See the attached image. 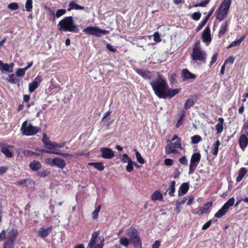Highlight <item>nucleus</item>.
<instances>
[{
  "mask_svg": "<svg viewBox=\"0 0 248 248\" xmlns=\"http://www.w3.org/2000/svg\"><path fill=\"white\" fill-rule=\"evenodd\" d=\"M126 233L129 237L130 241L135 248H142L140 238L138 232L135 228L130 227L127 230Z\"/></svg>",
  "mask_w": 248,
  "mask_h": 248,
  "instance_id": "7ed1b4c3",
  "label": "nucleus"
},
{
  "mask_svg": "<svg viewBox=\"0 0 248 248\" xmlns=\"http://www.w3.org/2000/svg\"><path fill=\"white\" fill-rule=\"evenodd\" d=\"M180 92V89H170L167 88L166 94V98L170 97L171 98L178 94Z\"/></svg>",
  "mask_w": 248,
  "mask_h": 248,
  "instance_id": "a211bd4d",
  "label": "nucleus"
},
{
  "mask_svg": "<svg viewBox=\"0 0 248 248\" xmlns=\"http://www.w3.org/2000/svg\"><path fill=\"white\" fill-rule=\"evenodd\" d=\"M207 54L201 47L199 42H197L193 47L192 53L191 55V59L195 61L205 62Z\"/></svg>",
  "mask_w": 248,
  "mask_h": 248,
  "instance_id": "20e7f679",
  "label": "nucleus"
},
{
  "mask_svg": "<svg viewBox=\"0 0 248 248\" xmlns=\"http://www.w3.org/2000/svg\"><path fill=\"white\" fill-rule=\"evenodd\" d=\"M135 153L137 160L139 162V163L141 164H144L145 162L144 160L142 157L140 153L139 152H138L136 150H135Z\"/></svg>",
  "mask_w": 248,
  "mask_h": 248,
  "instance_id": "ea45409f",
  "label": "nucleus"
},
{
  "mask_svg": "<svg viewBox=\"0 0 248 248\" xmlns=\"http://www.w3.org/2000/svg\"><path fill=\"white\" fill-rule=\"evenodd\" d=\"M52 162L53 163V166H56L61 169H63L66 166L64 160L58 157L53 159Z\"/></svg>",
  "mask_w": 248,
  "mask_h": 248,
  "instance_id": "4468645a",
  "label": "nucleus"
},
{
  "mask_svg": "<svg viewBox=\"0 0 248 248\" xmlns=\"http://www.w3.org/2000/svg\"><path fill=\"white\" fill-rule=\"evenodd\" d=\"M49 174V172L47 170H43L38 172V175L40 177H45Z\"/></svg>",
  "mask_w": 248,
  "mask_h": 248,
  "instance_id": "052dcab7",
  "label": "nucleus"
},
{
  "mask_svg": "<svg viewBox=\"0 0 248 248\" xmlns=\"http://www.w3.org/2000/svg\"><path fill=\"white\" fill-rule=\"evenodd\" d=\"M139 73L145 78H149L151 77L149 72H146L140 71L139 72Z\"/></svg>",
  "mask_w": 248,
  "mask_h": 248,
  "instance_id": "864d4df0",
  "label": "nucleus"
},
{
  "mask_svg": "<svg viewBox=\"0 0 248 248\" xmlns=\"http://www.w3.org/2000/svg\"><path fill=\"white\" fill-rule=\"evenodd\" d=\"M211 224V221L209 220L206 222L202 227V230H206L208 228Z\"/></svg>",
  "mask_w": 248,
  "mask_h": 248,
  "instance_id": "69168bd1",
  "label": "nucleus"
},
{
  "mask_svg": "<svg viewBox=\"0 0 248 248\" xmlns=\"http://www.w3.org/2000/svg\"><path fill=\"white\" fill-rule=\"evenodd\" d=\"M218 120L219 122L215 126L217 134L221 133L223 130V125L224 123V119L222 118H219Z\"/></svg>",
  "mask_w": 248,
  "mask_h": 248,
  "instance_id": "4be33fe9",
  "label": "nucleus"
},
{
  "mask_svg": "<svg viewBox=\"0 0 248 248\" xmlns=\"http://www.w3.org/2000/svg\"><path fill=\"white\" fill-rule=\"evenodd\" d=\"M154 40L156 42H159L161 41L159 34L158 32H155L154 34Z\"/></svg>",
  "mask_w": 248,
  "mask_h": 248,
  "instance_id": "4d7b16f0",
  "label": "nucleus"
},
{
  "mask_svg": "<svg viewBox=\"0 0 248 248\" xmlns=\"http://www.w3.org/2000/svg\"><path fill=\"white\" fill-rule=\"evenodd\" d=\"M32 0H27L26 2L25 8L26 11L30 12L32 10Z\"/></svg>",
  "mask_w": 248,
  "mask_h": 248,
  "instance_id": "a19ab883",
  "label": "nucleus"
},
{
  "mask_svg": "<svg viewBox=\"0 0 248 248\" xmlns=\"http://www.w3.org/2000/svg\"><path fill=\"white\" fill-rule=\"evenodd\" d=\"M104 239L103 237H98L95 240V244L93 248H102L104 246Z\"/></svg>",
  "mask_w": 248,
  "mask_h": 248,
  "instance_id": "a878e982",
  "label": "nucleus"
},
{
  "mask_svg": "<svg viewBox=\"0 0 248 248\" xmlns=\"http://www.w3.org/2000/svg\"><path fill=\"white\" fill-rule=\"evenodd\" d=\"M191 139L193 144H197L202 140L201 137L199 135H195L192 137Z\"/></svg>",
  "mask_w": 248,
  "mask_h": 248,
  "instance_id": "79ce46f5",
  "label": "nucleus"
},
{
  "mask_svg": "<svg viewBox=\"0 0 248 248\" xmlns=\"http://www.w3.org/2000/svg\"><path fill=\"white\" fill-rule=\"evenodd\" d=\"M245 35L242 36L238 40L234 41L232 42V43H231L230 44V45L228 47V48H231V47L239 46L241 44V43L243 41V40L245 39Z\"/></svg>",
  "mask_w": 248,
  "mask_h": 248,
  "instance_id": "cd10ccee",
  "label": "nucleus"
},
{
  "mask_svg": "<svg viewBox=\"0 0 248 248\" xmlns=\"http://www.w3.org/2000/svg\"><path fill=\"white\" fill-rule=\"evenodd\" d=\"M220 145V142L219 140H217L215 143L213 145V149L212 150V153L216 155L218 153V146Z\"/></svg>",
  "mask_w": 248,
  "mask_h": 248,
  "instance_id": "473e14b6",
  "label": "nucleus"
},
{
  "mask_svg": "<svg viewBox=\"0 0 248 248\" xmlns=\"http://www.w3.org/2000/svg\"><path fill=\"white\" fill-rule=\"evenodd\" d=\"M83 32L96 36H100L102 34H106L108 31L100 29L95 27H88L83 30Z\"/></svg>",
  "mask_w": 248,
  "mask_h": 248,
  "instance_id": "1a4fd4ad",
  "label": "nucleus"
},
{
  "mask_svg": "<svg viewBox=\"0 0 248 248\" xmlns=\"http://www.w3.org/2000/svg\"><path fill=\"white\" fill-rule=\"evenodd\" d=\"M21 131L23 135L30 136L34 135L39 132L40 129L37 126H33L31 124L28 123L27 121H25L22 124Z\"/></svg>",
  "mask_w": 248,
  "mask_h": 248,
  "instance_id": "423d86ee",
  "label": "nucleus"
},
{
  "mask_svg": "<svg viewBox=\"0 0 248 248\" xmlns=\"http://www.w3.org/2000/svg\"><path fill=\"white\" fill-rule=\"evenodd\" d=\"M247 170L244 168H242L240 170L238 175L237 176V177L236 179V182H240L242 180V179L243 178V177H244L245 174L247 173Z\"/></svg>",
  "mask_w": 248,
  "mask_h": 248,
  "instance_id": "393cba45",
  "label": "nucleus"
},
{
  "mask_svg": "<svg viewBox=\"0 0 248 248\" xmlns=\"http://www.w3.org/2000/svg\"><path fill=\"white\" fill-rule=\"evenodd\" d=\"M127 165L126 167V170L128 172H131L134 169L133 165H137L136 163L133 162L132 160H131V162L127 163Z\"/></svg>",
  "mask_w": 248,
  "mask_h": 248,
  "instance_id": "37998d69",
  "label": "nucleus"
},
{
  "mask_svg": "<svg viewBox=\"0 0 248 248\" xmlns=\"http://www.w3.org/2000/svg\"><path fill=\"white\" fill-rule=\"evenodd\" d=\"M228 27L227 23L225 22L222 23L219 31V36H222L226 32Z\"/></svg>",
  "mask_w": 248,
  "mask_h": 248,
  "instance_id": "c85d7f7f",
  "label": "nucleus"
},
{
  "mask_svg": "<svg viewBox=\"0 0 248 248\" xmlns=\"http://www.w3.org/2000/svg\"><path fill=\"white\" fill-rule=\"evenodd\" d=\"M2 153L5 155L7 157H11L13 156L12 153L8 148V147H2L1 149Z\"/></svg>",
  "mask_w": 248,
  "mask_h": 248,
  "instance_id": "f704fd0d",
  "label": "nucleus"
},
{
  "mask_svg": "<svg viewBox=\"0 0 248 248\" xmlns=\"http://www.w3.org/2000/svg\"><path fill=\"white\" fill-rule=\"evenodd\" d=\"M43 78L41 76H37L33 81L29 85V90L30 93H32L37 89L39 84L42 81Z\"/></svg>",
  "mask_w": 248,
  "mask_h": 248,
  "instance_id": "f8f14e48",
  "label": "nucleus"
},
{
  "mask_svg": "<svg viewBox=\"0 0 248 248\" xmlns=\"http://www.w3.org/2000/svg\"><path fill=\"white\" fill-rule=\"evenodd\" d=\"M58 29L61 31H77L78 26L74 23L72 16H67L59 22Z\"/></svg>",
  "mask_w": 248,
  "mask_h": 248,
  "instance_id": "f03ea898",
  "label": "nucleus"
},
{
  "mask_svg": "<svg viewBox=\"0 0 248 248\" xmlns=\"http://www.w3.org/2000/svg\"><path fill=\"white\" fill-rule=\"evenodd\" d=\"M26 70L24 68L18 69L16 72V74L18 76L22 77L25 74Z\"/></svg>",
  "mask_w": 248,
  "mask_h": 248,
  "instance_id": "8fccbe9b",
  "label": "nucleus"
},
{
  "mask_svg": "<svg viewBox=\"0 0 248 248\" xmlns=\"http://www.w3.org/2000/svg\"><path fill=\"white\" fill-rule=\"evenodd\" d=\"M207 21L208 20L207 19L204 18V19L202 22L200 26L197 28V31H198L200 30H201L205 25Z\"/></svg>",
  "mask_w": 248,
  "mask_h": 248,
  "instance_id": "e2e57ef3",
  "label": "nucleus"
},
{
  "mask_svg": "<svg viewBox=\"0 0 248 248\" xmlns=\"http://www.w3.org/2000/svg\"><path fill=\"white\" fill-rule=\"evenodd\" d=\"M231 3L232 0H223L217 11L216 17L218 20L222 21L227 16Z\"/></svg>",
  "mask_w": 248,
  "mask_h": 248,
  "instance_id": "39448f33",
  "label": "nucleus"
},
{
  "mask_svg": "<svg viewBox=\"0 0 248 248\" xmlns=\"http://www.w3.org/2000/svg\"><path fill=\"white\" fill-rule=\"evenodd\" d=\"M66 13V10L64 9H59L58 10L56 13V16L57 17H59L63 15Z\"/></svg>",
  "mask_w": 248,
  "mask_h": 248,
  "instance_id": "603ef678",
  "label": "nucleus"
},
{
  "mask_svg": "<svg viewBox=\"0 0 248 248\" xmlns=\"http://www.w3.org/2000/svg\"><path fill=\"white\" fill-rule=\"evenodd\" d=\"M201 14L200 12H195L192 15V18L195 20H198L200 18Z\"/></svg>",
  "mask_w": 248,
  "mask_h": 248,
  "instance_id": "3c124183",
  "label": "nucleus"
},
{
  "mask_svg": "<svg viewBox=\"0 0 248 248\" xmlns=\"http://www.w3.org/2000/svg\"><path fill=\"white\" fill-rule=\"evenodd\" d=\"M239 144L242 148H245L248 144V138L245 135H242L239 139Z\"/></svg>",
  "mask_w": 248,
  "mask_h": 248,
  "instance_id": "412c9836",
  "label": "nucleus"
},
{
  "mask_svg": "<svg viewBox=\"0 0 248 248\" xmlns=\"http://www.w3.org/2000/svg\"><path fill=\"white\" fill-rule=\"evenodd\" d=\"M17 80L18 79L14 74H13L9 75L8 79L9 82L13 83H16Z\"/></svg>",
  "mask_w": 248,
  "mask_h": 248,
  "instance_id": "de8ad7c7",
  "label": "nucleus"
},
{
  "mask_svg": "<svg viewBox=\"0 0 248 248\" xmlns=\"http://www.w3.org/2000/svg\"><path fill=\"white\" fill-rule=\"evenodd\" d=\"M243 129L245 133L248 135V121H247L244 124Z\"/></svg>",
  "mask_w": 248,
  "mask_h": 248,
  "instance_id": "774afa93",
  "label": "nucleus"
},
{
  "mask_svg": "<svg viewBox=\"0 0 248 248\" xmlns=\"http://www.w3.org/2000/svg\"><path fill=\"white\" fill-rule=\"evenodd\" d=\"M84 7L78 5L75 1H73L70 2L69 4V8H67V11H70L72 10H84Z\"/></svg>",
  "mask_w": 248,
  "mask_h": 248,
  "instance_id": "6ab92c4d",
  "label": "nucleus"
},
{
  "mask_svg": "<svg viewBox=\"0 0 248 248\" xmlns=\"http://www.w3.org/2000/svg\"><path fill=\"white\" fill-rule=\"evenodd\" d=\"M100 152L101 153V156L104 159H110L114 156V152L110 148L103 147L100 148Z\"/></svg>",
  "mask_w": 248,
  "mask_h": 248,
  "instance_id": "9b49d317",
  "label": "nucleus"
},
{
  "mask_svg": "<svg viewBox=\"0 0 248 248\" xmlns=\"http://www.w3.org/2000/svg\"><path fill=\"white\" fill-rule=\"evenodd\" d=\"M8 8L12 10H16L18 9L19 5L16 2H12L8 4Z\"/></svg>",
  "mask_w": 248,
  "mask_h": 248,
  "instance_id": "c03bdc74",
  "label": "nucleus"
},
{
  "mask_svg": "<svg viewBox=\"0 0 248 248\" xmlns=\"http://www.w3.org/2000/svg\"><path fill=\"white\" fill-rule=\"evenodd\" d=\"M160 246V242L156 240L155 241L152 246V248H159Z\"/></svg>",
  "mask_w": 248,
  "mask_h": 248,
  "instance_id": "338daca9",
  "label": "nucleus"
},
{
  "mask_svg": "<svg viewBox=\"0 0 248 248\" xmlns=\"http://www.w3.org/2000/svg\"><path fill=\"white\" fill-rule=\"evenodd\" d=\"M194 101L191 99H189L186 100V102L185 104L184 108L185 109H188L190 107H192L194 105Z\"/></svg>",
  "mask_w": 248,
  "mask_h": 248,
  "instance_id": "4c0bfd02",
  "label": "nucleus"
},
{
  "mask_svg": "<svg viewBox=\"0 0 248 248\" xmlns=\"http://www.w3.org/2000/svg\"><path fill=\"white\" fill-rule=\"evenodd\" d=\"M49 141L50 140H49V138L47 137L46 134V133H44L42 138V141L44 145Z\"/></svg>",
  "mask_w": 248,
  "mask_h": 248,
  "instance_id": "680f3d73",
  "label": "nucleus"
},
{
  "mask_svg": "<svg viewBox=\"0 0 248 248\" xmlns=\"http://www.w3.org/2000/svg\"><path fill=\"white\" fill-rule=\"evenodd\" d=\"M189 185L187 183H183L180 186V190L178 192V196L181 197L186 194L189 189Z\"/></svg>",
  "mask_w": 248,
  "mask_h": 248,
  "instance_id": "2eb2a0df",
  "label": "nucleus"
},
{
  "mask_svg": "<svg viewBox=\"0 0 248 248\" xmlns=\"http://www.w3.org/2000/svg\"><path fill=\"white\" fill-rule=\"evenodd\" d=\"M18 232L17 230L12 229L9 232L6 237V240L14 242L17 235Z\"/></svg>",
  "mask_w": 248,
  "mask_h": 248,
  "instance_id": "dca6fc26",
  "label": "nucleus"
},
{
  "mask_svg": "<svg viewBox=\"0 0 248 248\" xmlns=\"http://www.w3.org/2000/svg\"><path fill=\"white\" fill-rule=\"evenodd\" d=\"M14 242L6 240L4 243L3 248H14Z\"/></svg>",
  "mask_w": 248,
  "mask_h": 248,
  "instance_id": "a18cd8bd",
  "label": "nucleus"
},
{
  "mask_svg": "<svg viewBox=\"0 0 248 248\" xmlns=\"http://www.w3.org/2000/svg\"><path fill=\"white\" fill-rule=\"evenodd\" d=\"M45 147L47 149L49 150H54L56 149L55 146V142L51 141L50 140L48 142L46 143L44 145Z\"/></svg>",
  "mask_w": 248,
  "mask_h": 248,
  "instance_id": "2f4dec72",
  "label": "nucleus"
},
{
  "mask_svg": "<svg viewBox=\"0 0 248 248\" xmlns=\"http://www.w3.org/2000/svg\"><path fill=\"white\" fill-rule=\"evenodd\" d=\"M101 206L99 205L95 210L92 213V218L96 219L98 218L99 213L101 210Z\"/></svg>",
  "mask_w": 248,
  "mask_h": 248,
  "instance_id": "e433bc0d",
  "label": "nucleus"
},
{
  "mask_svg": "<svg viewBox=\"0 0 248 248\" xmlns=\"http://www.w3.org/2000/svg\"><path fill=\"white\" fill-rule=\"evenodd\" d=\"M52 154L62 156L64 157H70L71 155L67 153H63L57 151H53Z\"/></svg>",
  "mask_w": 248,
  "mask_h": 248,
  "instance_id": "09e8293b",
  "label": "nucleus"
},
{
  "mask_svg": "<svg viewBox=\"0 0 248 248\" xmlns=\"http://www.w3.org/2000/svg\"><path fill=\"white\" fill-rule=\"evenodd\" d=\"M175 182L174 181H171L170 183V185L168 189L169 194L170 196L171 197L173 196V194L175 192Z\"/></svg>",
  "mask_w": 248,
  "mask_h": 248,
  "instance_id": "7c9ffc66",
  "label": "nucleus"
},
{
  "mask_svg": "<svg viewBox=\"0 0 248 248\" xmlns=\"http://www.w3.org/2000/svg\"><path fill=\"white\" fill-rule=\"evenodd\" d=\"M107 48L108 49V51L112 52H115L116 51V49L113 47L112 46L109 44H107Z\"/></svg>",
  "mask_w": 248,
  "mask_h": 248,
  "instance_id": "bf43d9fd",
  "label": "nucleus"
},
{
  "mask_svg": "<svg viewBox=\"0 0 248 248\" xmlns=\"http://www.w3.org/2000/svg\"><path fill=\"white\" fill-rule=\"evenodd\" d=\"M48 235V230L41 228L38 231V235L42 237H46Z\"/></svg>",
  "mask_w": 248,
  "mask_h": 248,
  "instance_id": "c9c22d12",
  "label": "nucleus"
},
{
  "mask_svg": "<svg viewBox=\"0 0 248 248\" xmlns=\"http://www.w3.org/2000/svg\"><path fill=\"white\" fill-rule=\"evenodd\" d=\"M179 162L184 165H187V160L186 157V156H183L179 158Z\"/></svg>",
  "mask_w": 248,
  "mask_h": 248,
  "instance_id": "6e6d98bb",
  "label": "nucleus"
},
{
  "mask_svg": "<svg viewBox=\"0 0 248 248\" xmlns=\"http://www.w3.org/2000/svg\"><path fill=\"white\" fill-rule=\"evenodd\" d=\"M235 202L234 198H232L229 200L215 215V217L220 218L223 216L228 211L230 207L232 206Z\"/></svg>",
  "mask_w": 248,
  "mask_h": 248,
  "instance_id": "0eeeda50",
  "label": "nucleus"
},
{
  "mask_svg": "<svg viewBox=\"0 0 248 248\" xmlns=\"http://www.w3.org/2000/svg\"><path fill=\"white\" fill-rule=\"evenodd\" d=\"M202 37L203 42L210 43L211 41L210 28L207 26L202 32Z\"/></svg>",
  "mask_w": 248,
  "mask_h": 248,
  "instance_id": "ddd939ff",
  "label": "nucleus"
},
{
  "mask_svg": "<svg viewBox=\"0 0 248 248\" xmlns=\"http://www.w3.org/2000/svg\"><path fill=\"white\" fill-rule=\"evenodd\" d=\"M162 199V194L158 191H155L152 196V200L154 201Z\"/></svg>",
  "mask_w": 248,
  "mask_h": 248,
  "instance_id": "72a5a7b5",
  "label": "nucleus"
},
{
  "mask_svg": "<svg viewBox=\"0 0 248 248\" xmlns=\"http://www.w3.org/2000/svg\"><path fill=\"white\" fill-rule=\"evenodd\" d=\"M88 165L93 166L95 169L99 171L103 170L105 168L102 162L89 163Z\"/></svg>",
  "mask_w": 248,
  "mask_h": 248,
  "instance_id": "bb28decb",
  "label": "nucleus"
},
{
  "mask_svg": "<svg viewBox=\"0 0 248 248\" xmlns=\"http://www.w3.org/2000/svg\"><path fill=\"white\" fill-rule=\"evenodd\" d=\"M182 146L181 142L178 140L173 143H169L165 148V151L166 154H176L177 153V149H181Z\"/></svg>",
  "mask_w": 248,
  "mask_h": 248,
  "instance_id": "9d476101",
  "label": "nucleus"
},
{
  "mask_svg": "<svg viewBox=\"0 0 248 248\" xmlns=\"http://www.w3.org/2000/svg\"><path fill=\"white\" fill-rule=\"evenodd\" d=\"M217 53H216L213 55V56L212 57V58H211V61L210 62V65L213 64L216 62V61H217Z\"/></svg>",
  "mask_w": 248,
  "mask_h": 248,
  "instance_id": "0e129e2a",
  "label": "nucleus"
},
{
  "mask_svg": "<svg viewBox=\"0 0 248 248\" xmlns=\"http://www.w3.org/2000/svg\"><path fill=\"white\" fill-rule=\"evenodd\" d=\"M201 158V154L199 153H194L192 155L189 164V174H191L194 171L200 161Z\"/></svg>",
  "mask_w": 248,
  "mask_h": 248,
  "instance_id": "6e6552de",
  "label": "nucleus"
},
{
  "mask_svg": "<svg viewBox=\"0 0 248 248\" xmlns=\"http://www.w3.org/2000/svg\"><path fill=\"white\" fill-rule=\"evenodd\" d=\"M212 205V203L211 202H209L207 203L205 205L204 207L201 208L200 209L201 212L203 214L204 213H206L208 211L209 208Z\"/></svg>",
  "mask_w": 248,
  "mask_h": 248,
  "instance_id": "49530a36",
  "label": "nucleus"
},
{
  "mask_svg": "<svg viewBox=\"0 0 248 248\" xmlns=\"http://www.w3.org/2000/svg\"><path fill=\"white\" fill-rule=\"evenodd\" d=\"M121 161L124 163L131 162L132 159L126 154H123L121 157Z\"/></svg>",
  "mask_w": 248,
  "mask_h": 248,
  "instance_id": "58836bf2",
  "label": "nucleus"
},
{
  "mask_svg": "<svg viewBox=\"0 0 248 248\" xmlns=\"http://www.w3.org/2000/svg\"><path fill=\"white\" fill-rule=\"evenodd\" d=\"M173 160L171 159L167 158L164 160V163L167 166H171L173 164Z\"/></svg>",
  "mask_w": 248,
  "mask_h": 248,
  "instance_id": "13d9d810",
  "label": "nucleus"
},
{
  "mask_svg": "<svg viewBox=\"0 0 248 248\" xmlns=\"http://www.w3.org/2000/svg\"><path fill=\"white\" fill-rule=\"evenodd\" d=\"M29 166L32 170L37 171L41 169L42 166L39 161L34 160L30 163Z\"/></svg>",
  "mask_w": 248,
  "mask_h": 248,
  "instance_id": "aec40b11",
  "label": "nucleus"
},
{
  "mask_svg": "<svg viewBox=\"0 0 248 248\" xmlns=\"http://www.w3.org/2000/svg\"><path fill=\"white\" fill-rule=\"evenodd\" d=\"M155 93L160 98H166V92L169 86L166 81L158 75L155 80L150 82Z\"/></svg>",
  "mask_w": 248,
  "mask_h": 248,
  "instance_id": "f257e3e1",
  "label": "nucleus"
},
{
  "mask_svg": "<svg viewBox=\"0 0 248 248\" xmlns=\"http://www.w3.org/2000/svg\"><path fill=\"white\" fill-rule=\"evenodd\" d=\"M209 2V1H208L207 0H205V1H202L199 3L195 4L194 5V6L196 7L198 6L205 7Z\"/></svg>",
  "mask_w": 248,
  "mask_h": 248,
  "instance_id": "5fc2aeb1",
  "label": "nucleus"
},
{
  "mask_svg": "<svg viewBox=\"0 0 248 248\" xmlns=\"http://www.w3.org/2000/svg\"><path fill=\"white\" fill-rule=\"evenodd\" d=\"M182 77L186 79H195V75L190 73L187 69H184L182 70Z\"/></svg>",
  "mask_w": 248,
  "mask_h": 248,
  "instance_id": "f3484780",
  "label": "nucleus"
},
{
  "mask_svg": "<svg viewBox=\"0 0 248 248\" xmlns=\"http://www.w3.org/2000/svg\"><path fill=\"white\" fill-rule=\"evenodd\" d=\"M0 70L9 73H11L13 71L12 68H10V65L8 63H4L1 60H0Z\"/></svg>",
  "mask_w": 248,
  "mask_h": 248,
  "instance_id": "b1692460",
  "label": "nucleus"
},
{
  "mask_svg": "<svg viewBox=\"0 0 248 248\" xmlns=\"http://www.w3.org/2000/svg\"><path fill=\"white\" fill-rule=\"evenodd\" d=\"M98 232H94L93 233L92 235V238L88 244V246L89 248H93L94 245L95 244V240H97L98 237Z\"/></svg>",
  "mask_w": 248,
  "mask_h": 248,
  "instance_id": "5701e85b",
  "label": "nucleus"
},
{
  "mask_svg": "<svg viewBox=\"0 0 248 248\" xmlns=\"http://www.w3.org/2000/svg\"><path fill=\"white\" fill-rule=\"evenodd\" d=\"M130 239L129 240L126 237H121L120 238V243L121 245L124 246L125 247H127L130 243Z\"/></svg>",
  "mask_w": 248,
  "mask_h": 248,
  "instance_id": "c756f323",
  "label": "nucleus"
}]
</instances>
